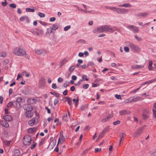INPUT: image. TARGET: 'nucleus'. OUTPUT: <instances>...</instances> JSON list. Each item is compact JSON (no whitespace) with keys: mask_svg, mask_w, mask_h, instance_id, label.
<instances>
[{"mask_svg":"<svg viewBox=\"0 0 156 156\" xmlns=\"http://www.w3.org/2000/svg\"><path fill=\"white\" fill-rule=\"evenodd\" d=\"M23 108L27 110L25 113V115L27 117L30 118L34 115L33 112L31 111L33 109V108L30 105L26 104L23 105Z\"/></svg>","mask_w":156,"mask_h":156,"instance_id":"f257e3e1","label":"nucleus"},{"mask_svg":"<svg viewBox=\"0 0 156 156\" xmlns=\"http://www.w3.org/2000/svg\"><path fill=\"white\" fill-rule=\"evenodd\" d=\"M13 52L16 55L22 56L26 53V50L23 48L17 47L14 48L13 50Z\"/></svg>","mask_w":156,"mask_h":156,"instance_id":"f03ea898","label":"nucleus"},{"mask_svg":"<svg viewBox=\"0 0 156 156\" xmlns=\"http://www.w3.org/2000/svg\"><path fill=\"white\" fill-rule=\"evenodd\" d=\"M128 45L133 51L140 52L141 50V49L138 46L133 43L129 42Z\"/></svg>","mask_w":156,"mask_h":156,"instance_id":"7ed1b4c3","label":"nucleus"},{"mask_svg":"<svg viewBox=\"0 0 156 156\" xmlns=\"http://www.w3.org/2000/svg\"><path fill=\"white\" fill-rule=\"evenodd\" d=\"M31 138L30 136L29 135L25 136L23 138V143L26 145H29L31 143Z\"/></svg>","mask_w":156,"mask_h":156,"instance_id":"20e7f679","label":"nucleus"},{"mask_svg":"<svg viewBox=\"0 0 156 156\" xmlns=\"http://www.w3.org/2000/svg\"><path fill=\"white\" fill-rule=\"evenodd\" d=\"M114 11L119 14H123L127 13L129 11L128 9L124 8H121L115 7Z\"/></svg>","mask_w":156,"mask_h":156,"instance_id":"39448f33","label":"nucleus"},{"mask_svg":"<svg viewBox=\"0 0 156 156\" xmlns=\"http://www.w3.org/2000/svg\"><path fill=\"white\" fill-rule=\"evenodd\" d=\"M102 27L103 32H112L114 31V30L113 29L107 25L102 26Z\"/></svg>","mask_w":156,"mask_h":156,"instance_id":"423d86ee","label":"nucleus"},{"mask_svg":"<svg viewBox=\"0 0 156 156\" xmlns=\"http://www.w3.org/2000/svg\"><path fill=\"white\" fill-rule=\"evenodd\" d=\"M126 27L132 31L133 33H137L139 31L138 28L136 26L133 25H127L126 26Z\"/></svg>","mask_w":156,"mask_h":156,"instance_id":"0eeeda50","label":"nucleus"},{"mask_svg":"<svg viewBox=\"0 0 156 156\" xmlns=\"http://www.w3.org/2000/svg\"><path fill=\"white\" fill-rule=\"evenodd\" d=\"M38 119L37 118H32L28 122V124L31 126H33L38 122Z\"/></svg>","mask_w":156,"mask_h":156,"instance_id":"6e6552de","label":"nucleus"},{"mask_svg":"<svg viewBox=\"0 0 156 156\" xmlns=\"http://www.w3.org/2000/svg\"><path fill=\"white\" fill-rule=\"evenodd\" d=\"M93 32L94 33L96 34L103 32V31L102 30V26H101L99 27H97L95 28L93 30Z\"/></svg>","mask_w":156,"mask_h":156,"instance_id":"1a4fd4ad","label":"nucleus"},{"mask_svg":"<svg viewBox=\"0 0 156 156\" xmlns=\"http://www.w3.org/2000/svg\"><path fill=\"white\" fill-rule=\"evenodd\" d=\"M45 84V80L44 78H42L39 81V86L40 88L44 87Z\"/></svg>","mask_w":156,"mask_h":156,"instance_id":"9d476101","label":"nucleus"},{"mask_svg":"<svg viewBox=\"0 0 156 156\" xmlns=\"http://www.w3.org/2000/svg\"><path fill=\"white\" fill-rule=\"evenodd\" d=\"M64 139L65 138L63 136V135L62 134L61 132L60 133V137H59L58 139L57 145H58L59 143H60L61 144H63L64 142Z\"/></svg>","mask_w":156,"mask_h":156,"instance_id":"9b49d317","label":"nucleus"},{"mask_svg":"<svg viewBox=\"0 0 156 156\" xmlns=\"http://www.w3.org/2000/svg\"><path fill=\"white\" fill-rule=\"evenodd\" d=\"M20 20L22 22L23 21H25L27 23H29L30 21L28 17L27 16H23L21 17L20 18Z\"/></svg>","mask_w":156,"mask_h":156,"instance_id":"f8f14e48","label":"nucleus"},{"mask_svg":"<svg viewBox=\"0 0 156 156\" xmlns=\"http://www.w3.org/2000/svg\"><path fill=\"white\" fill-rule=\"evenodd\" d=\"M3 118L5 120L8 122L10 121L12 119V116L8 115H5L4 116Z\"/></svg>","mask_w":156,"mask_h":156,"instance_id":"ddd939ff","label":"nucleus"},{"mask_svg":"<svg viewBox=\"0 0 156 156\" xmlns=\"http://www.w3.org/2000/svg\"><path fill=\"white\" fill-rule=\"evenodd\" d=\"M142 118L143 119L146 120L149 117L148 112L147 111H145L142 115Z\"/></svg>","mask_w":156,"mask_h":156,"instance_id":"4468645a","label":"nucleus"},{"mask_svg":"<svg viewBox=\"0 0 156 156\" xmlns=\"http://www.w3.org/2000/svg\"><path fill=\"white\" fill-rule=\"evenodd\" d=\"M42 33V30H41L34 29L33 31L34 34L39 36Z\"/></svg>","mask_w":156,"mask_h":156,"instance_id":"2eb2a0df","label":"nucleus"},{"mask_svg":"<svg viewBox=\"0 0 156 156\" xmlns=\"http://www.w3.org/2000/svg\"><path fill=\"white\" fill-rule=\"evenodd\" d=\"M0 124L3 126L7 128L9 127V125L8 123L4 120H1L0 121Z\"/></svg>","mask_w":156,"mask_h":156,"instance_id":"dca6fc26","label":"nucleus"},{"mask_svg":"<svg viewBox=\"0 0 156 156\" xmlns=\"http://www.w3.org/2000/svg\"><path fill=\"white\" fill-rule=\"evenodd\" d=\"M125 133L123 132H121L119 133V137L120 138V143L119 145H120L121 142L123 140V138L125 136Z\"/></svg>","mask_w":156,"mask_h":156,"instance_id":"f3484780","label":"nucleus"},{"mask_svg":"<svg viewBox=\"0 0 156 156\" xmlns=\"http://www.w3.org/2000/svg\"><path fill=\"white\" fill-rule=\"evenodd\" d=\"M142 133L138 129L136 130L133 135V137H138L140 136Z\"/></svg>","mask_w":156,"mask_h":156,"instance_id":"a211bd4d","label":"nucleus"},{"mask_svg":"<svg viewBox=\"0 0 156 156\" xmlns=\"http://www.w3.org/2000/svg\"><path fill=\"white\" fill-rule=\"evenodd\" d=\"M68 61V59L67 58H65L60 63L59 66L60 67H62L64 64H65Z\"/></svg>","mask_w":156,"mask_h":156,"instance_id":"6ab92c4d","label":"nucleus"},{"mask_svg":"<svg viewBox=\"0 0 156 156\" xmlns=\"http://www.w3.org/2000/svg\"><path fill=\"white\" fill-rule=\"evenodd\" d=\"M153 115L155 118H156V103H155L153 105V109L152 110Z\"/></svg>","mask_w":156,"mask_h":156,"instance_id":"aec40b11","label":"nucleus"},{"mask_svg":"<svg viewBox=\"0 0 156 156\" xmlns=\"http://www.w3.org/2000/svg\"><path fill=\"white\" fill-rule=\"evenodd\" d=\"M130 113L127 110H122L119 112V114L121 115H125L127 114H129Z\"/></svg>","mask_w":156,"mask_h":156,"instance_id":"412c9836","label":"nucleus"},{"mask_svg":"<svg viewBox=\"0 0 156 156\" xmlns=\"http://www.w3.org/2000/svg\"><path fill=\"white\" fill-rule=\"evenodd\" d=\"M79 97H77L76 98H74L73 100V101L75 103V106L76 107L77 106L79 102Z\"/></svg>","mask_w":156,"mask_h":156,"instance_id":"4be33fe9","label":"nucleus"},{"mask_svg":"<svg viewBox=\"0 0 156 156\" xmlns=\"http://www.w3.org/2000/svg\"><path fill=\"white\" fill-rule=\"evenodd\" d=\"M16 101L18 103H20L21 102H24L23 98L22 97H17L16 99Z\"/></svg>","mask_w":156,"mask_h":156,"instance_id":"5701e85b","label":"nucleus"},{"mask_svg":"<svg viewBox=\"0 0 156 156\" xmlns=\"http://www.w3.org/2000/svg\"><path fill=\"white\" fill-rule=\"evenodd\" d=\"M144 64L140 65H136L133 66V68L138 69H141L144 67Z\"/></svg>","mask_w":156,"mask_h":156,"instance_id":"b1692460","label":"nucleus"},{"mask_svg":"<svg viewBox=\"0 0 156 156\" xmlns=\"http://www.w3.org/2000/svg\"><path fill=\"white\" fill-rule=\"evenodd\" d=\"M20 154V151L18 149L15 150L14 151V156H19Z\"/></svg>","mask_w":156,"mask_h":156,"instance_id":"393cba45","label":"nucleus"},{"mask_svg":"<svg viewBox=\"0 0 156 156\" xmlns=\"http://www.w3.org/2000/svg\"><path fill=\"white\" fill-rule=\"evenodd\" d=\"M36 130V129L34 127H32L29 128L27 132L29 133H32L35 132Z\"/></svg>","mask_w":156,"mask_h":156,"instance_id":"a878e982","label":"nucleus"},{"mask_svg":"<svg viewBox=\"0 0 156 156\" xmlns=\"http://www.w3.org/2000/svg\"><path fill=\"white\" fill-rule=\"evenodd\" d=\"M152 62L151 61L149 62V65L148 68L149 70H154V67L152 66Z\"/></svg>","mask_w":156,"mask_h":156,"instance_id":"bb28decb","label":"nucleus"},{"mask_svg":"<svg viewBox=\"0 0 156 156\" xmlns=\"http://www.w3.org/2000/svg\"><path fill=\"white\" fill-rule=\"evenodd\" d=\"M44 51L42 49L37 50L35 51V53L38 55H40L43 54Z\"/></svg>","mask_w":156,"mask_h":156,"instance_id":"cd10ccee","label":"nucleus"},{"mask_svg":"<svg viewBox=\"0 0 156 156\" xmlns=\"http://www.w3.org/2000/svg\"><path fill=\"white\" fill-rule=\"evenodd\" d=\"M58 23H55L51 27L52 30H55L58 29Z\"/></svg>","mask_w":156,"mask_h":156,"instance_id":"c85d7f7f","label":"nucleus"},{"mask_svg":"<svg viewBox=\"0 0 156 156\" xmlns=\"http://www.w3.org/2000/svg\"><path fill=\"white\" fill-rule=\"evenodd\" d=\"M28 102L30 103L31 104H34L35 103L36 101L35 99L33 98H30L28 100Z\"/></svg>","mask_w":156,"mask_h":156,"instance_id":"c756f323","label":"nucleus"},{"mask_svg":"<svg viewBox=\"0 0 156 156\" xmlns=\"http://www.w3.org/2000/svg\"><path fill=\"white\" fill-rule=\"evenodd\" d=\"M119 7H130L131 6V5L129 3H125L122 5H118Z\"/></svg>","mask_w":156,"mask_h":156,"instance_id":"7c9ffc66","label":"nucleus"},{"mask_svg":"<svg viewBox=\"0 0 156 156\" xmlns=\"http://www.w3.org/2000/svg\"><path fill=\"white\" fill-rule=\"evenodd\" d=\"M133 101L135 102L142 100L141 98L139 97L134 96L133 97Z\"/></svg>","mask_w":156,"mask_h":156,"instance_id":"2f4dec72","label":"nucleus"},{"mask_svg":"<svg viewBox=\"0 0 156 156\" xmlns=\"http://www.w3.org/2000/svg\"><path fill=\"white\" fill-rule=\"evenodd\" d=\"M148 15V13L147 12H142L139 15V16L145 17L147 16Z\"/></svg>","mask_w":156,"mask_h":156,"instance_id":"473e14b6","label":"nucleus"},{"mask_svg":"<svg viewBox=\"0 0 156 156\" xmlns=\"http://www.w3.org/2000/svg\"><path fill=\"white\" fill-rule=\"evenodd\" d=\"M52 29L51 27H49L47 29L46 34H50L52 32Z\"/></svg>","mask_w":156,"mask_h":156,"instance_id":"72a5a7b5","label":"nucleus"},{"mask_svg":"<svg viewBox=\"0 0 156 156\" xmlns=\"http://www.w3.org/2000/svg\"><path fill=\"white\" fill-rule=\"evenodd\" d=\"M110 116L108 115L106 117L102 119V121L103 122H105L108 120L110 118Z\"/></svg>","mask_w":156,"mask_h":156,"instance_id":"f704fd0d","label":"nucleus"},{"mask_svg":"<svg viewBox=\"0 0 156 156\" xmlns=\"http://www.w3.org/2000/svg\"><path fill=\"white\" fill-rule=\"evenodd\" d=\"M62 119L64 121H66L67 119V115L66 113H65L62 117Z\"/></svg>","mask_w":156,"mask_h":156,"instance_id":"c9c22d12","label":"nucleus"},{"mask_svg":"<svg viewBox=\"0 0 156 156\" xmlns=\"http://www.w3.org/2000/svg\"><path fill=\"white\" fill-rule=\"evenodd\" d=\"M6 55V52H0V57H5Z\"/></svg>","mask_w":156,"mask_h":156,"instance_id":"e433bc0d","label":"nucleus"},{"mask_svg":"<svg viewBox=\"0 0 156 156\" xmlns=\"http://www.w3.org/2000/svg\"><path fill=\"white\" fill-rule=\"evenodd\" d=\"M50 93L52 95L55 96L57 98H58L59 96V93H56L53 92H50Z\"/></svg>","mask_w":156,"mask_h":156,"instance_id":"4c0bfd02","label":"nucleus"},{"mask_svg":"<svg viewBox=\"0 0 156 156\" xmlns=\"http://www.w3.org/2000/svg\"><path fill=\"white\" fill-rule=\"evenodd\" d=\"M155 81H156V78L154 79H153L150 80H149L148 81H147V84H149Z\"/></svg>","mask_w":156,"mask_h":156,"instance_id":"58836bf2","label":"nucleus"},{"mask_svg":"<svg viewBox=\"0 0 156 156\" xmlns=\"http://www.w3.org/2000/svg\"><path fill=\"white\" fill-rule=\"evenodd\" d=\"M66 98L67 100L68 104L70 105L72 104V101L70 98L69 97H66Z\"/></svg>","mask_w":156,"mask_h":156,"instance_id":"ea45409f","label":"nucleus"},{"mask_svg":"<svg viewBox=\"0 0 156 156\" xmlns=\"http://www.w3.org/2000/svg\"><path fill=\"white\" fill-rule=\"evenodd\" d=\"M3 143L6 145L9 146L10 144V141L7 140H4L3 141Z\"/></svg>","mask_w":156,"mask_h":156,"instance_id":"a19ab883","label":"nucleus"},{"mask_svg":"<svg viewBox=\"0 0 156 156\" xmlns=\"http://www.w3.org/2000/svg\"><path fill=\"white\" fill-rule=\"evenodd\" d=\"M26 10L27 12H34L35 11V10L34 9H31L29 8H27Z\"/></svg>","mask_w":156,"mask_h":156,"instance_id":"79ce46f5","label":"nucleus"},{"mask_svg":"<svg viewBox=\"0 0 156 156\" xmlns=\"http://www.w3.org/2000/svg\"><path fill=\"white\" fill-rule=\"evenodd\" d=\"M39 16L41 17H44L45 16V15L43 13L39 12L38 13Z\"/></svg>","mask_w":156,"mask_h":156,"instance_id":"37998d69","label":"nucleus"},{"mask_svg":"<svg viewBox=\"0 0 156 156\" xmlns=\"http://www.w3.org/2000/svg\"><path fill=\"white\" fill-rule=\"evenodd\" d=\"M75 67L74 66H71L69 69V71L70 72H72L75 69Z\"/></svg>","mask_w":156,"mask_h":156,"instance_id":"c03bdc74","label":"nucleus"},{"mask_svg":"<svg viewBox=\"0 0 156 156\" xmlns=\"http://www.w3.org/2000/svg\"><path fill=\"white\" fill-rule=\"evenodd\" d=\"M71 27V26L70 25L67 26L66 27H65L64 28V30L65 31H67Z\"/></svg>","mask_w":156,"mask_h":156,"instance_id":"a18cd8bd","label":"nucleus"},{"mask_svg":"<svg viewBox=\"0 0 156 156\" xmlns=\"http://www.w3.org/2000/svg\"><path fill=\"white\" fill-rule=\"evenodd\" d=\"M146 126V125H144V126H141L138 129L142 133V131L144 129L145 127Z\"/></svg>","mask_w":156,"mask_h":156,"instance_id":"49530a36","label":"nucleus"},{"mask_svg":"<svg viewBox=\"0 0 156 156\" xmlns=\"http://www.w3.org/2000/svg\"><path fill=\"white\" fill-rule=\"evenodd\" d=\"M13 103L12 102H10L7 105V106L8 108L11 107L13 105Z\"/></svg>","mask_w":156,"mask_h":156,"instance_id":"de8ad7c7","label":"nucleus"},{"mask_svg":"<svg viewBox=\"0 0 156 156\" xmlns=\"http://www.w3.org/2000/svg\"><path fill=\"white\" fill-rule=\"evenodd\" d=\"M115 8V7H109V6H105V8L106 9H110L111 10L113 11H114Z\"/></svg>","mask_w":156,"mask_h":156,"instance_id":"09e8293b","label":"nucleus"},{"mask_svg":"<svg viewBox=\"0 0 156 156\" xmlns=\"http://www.w3.org/2000/svg\"><path fill=\"white\" fill-rule=\"evenodd\" d=\"M59 100L58 98H55L54 101V105H56L58 102Z\"/></svg>","mask_w":156,"mask_h":156,"instance_id":"8fccbe9b","label":"nucleus"},{"mask_svg":"<svg viewBox=\"0 0 156 156\" xmlns=\"http://www.w3.org/2000/svg\"><path fill=\"white\" fill-rule=\"evenodd\" d=\"M82 78L83 79H85L86 81H88L89 80L87 78V76L86 75H83Z\"/></svg>","mask_w":156,"mask_h":156,"instance_id":"3c124183","label":"nucleus"},{"mask_svg":"<svg viewBox=\"0 0 156 156\" xmlns=\"http://www.w3.org/2000/svg\"><path fill=\"white\" fill-rule=\"evenodd\" d=\"M115 97L117 99H122L121 96L120 95L115 94Z\"/></svg>","mask_w":156,"mask_h":156,"instance_id":"603ef678","label":"nucleus"},{"mask_svg":"<svg viewBox=\"0 0 156 156\" xmlns=\"http://www.w3.org/2000/svg\"><path fill=\"white\" fill-rule=\"evenodd\" d=\"M124 50L126 52H128L129 51V48L127 46H125L124 47Z\"/></svg>","mask_w":156,"mask_h":156,"instance_id":"864d4df0","label":"nucleus"},{"mask_svg":"<svg viewBox=\"0 0 156 156\" xmlns=\"http://www.w3.org/2000/svg\"><path fill=\"white\" fill-rule=\"evenodd\" d=\"M69 85V83L67 81H66L63 85V86L65 87H66Z\"/></svg>","mask_w":156,"mask_h":156,"instance_id":"5fc2aeb1","label":"nucleus"},{"mask_svg":"<svg viewBox=\"0 0 156 156\" xmlns=\"http://www.w3.org/2000/svg\"><path fill=\"white\" fill-rule=\"evenodd\" d=\"M9 6L10 7L13 8H15L16 7V5L14 3L11 4H10Z\"/></svg>","mask_w":156,"mask_h":156,"instance_id":"6e6d98bb","label":"nucleus"},{"mask_svg":"<svg viewBox=\"0 0 156 156\" xmlns=\"http://www.w3.org/2000/svg\"><path fill=\"white\" fill-rule=\"evenodd\" d=\"M51 87L53 89H56L57 88L56 84L55 83H53L52 84Z\"/></svg>","mask_w":156,"mask_h":156,"instance_id":"4d7b16f0","label":"nucleus"},{"mask_svg":"<svg viewBox=\"0 0 156 156\" xmlns=\"http://www.w3.org/2000/svg\"><path fill=\"white\" fill-rule=\"evenodd\" d=\"M89 86L88 84H84L83 85V87L85 89H87Z\"/></svg>","mask_w":156,"mask_h":156,"instance_id":"13d9d810","label":"nucleus"},{"mask_svg":"<svg viewBox=\"0 0 156 156\" xmlns=\"http://www.w3.org/2000/svg\"><path fill=\"white\" fill-rule=\"evenodd\" d=\"M120 122L119 120H117L113 122V124L114 125H116L117 124H119Z\"/></svg>","mask_w":156,"mask_h":156,"instance_id":"bf43d9fd","label":"nucleus"},{"mask_svg":"<svg viewBox=\"0 0 156 156\" xmlns=\"http://www.w3.org/2000/svg\"><path fill=\"white\" fill-rule=\"evenodd\" d=\"M45 109L46 110H47V112L49 113V114H50L51 112V110L50 109H49L48 108V107H45Z\"/></svg>","mask_w":156,"mask_h":156,"instance_id":"052dcab7","label":"nucleus"},{"mask_svg":"<svg viewBox=\"0 0 156 156\" xmlns=\"http://www.w3.org/2000/svg\"><path fill=\"white\" fill-rule=\"evenodd\" d=\"M135 37L137 40L138 41H140L142 40L141 38L138 37L136 35L135 36Z\"/></svg>","mask_w":156,"mask_h":156,"instance_id":"680f3d73","label":"nucleus"},{"mask_svg":"<svg viewBox=\"0 0 156 156\" xmlns=\"http://www.w3.org/2000/svg\"><path fill=\"white\" fill-rule=\"evenodd\" d=\"M101 150V148L99 149L97 148H95V151L96 153L98 152L99 151H100Z\"/></svg>","mask_w":156,"mask_h":156,"instance_id":"e2e57ef3","label":"nucleus"},{"mask_svg":"<svg viewBox=\"0 0 156 156\" xmlns=\"http://www.w3.org/2000/svg\"><path fill=\"white\" fill-rule=\"evenodd\" d=\"M55 17H52L50 19V21L51 22H53L55 20Z\"/></svg>","mask_w":156,"mask_h":156,"instance_id":"0e129e2a","label":"nucleus"},{"mask_svg":"<svg viewBox=\"0 0 156 156\" xmlns=\"http://www.w3.org/2000/svg\"><path fill=\"white\" fill-rule=\"evenodd\" d=\"M72 79L73 80H75L77 79V77L75 75H73L72 76Z\"/></svg>","mask_w":156,"mask_h":156,"instance_id":"69168bd1","label":"nucleus"},{"mask_svg":"<svg viewBox=\"0 0 156 156\" xmlns=\"http://www.w3.org/2000/svg\"><path fill=\"white\" fill-rule=\"evenodd\" d=\"M63 80V79L61 77H59L58 78V82H62Z\"/></svg>","mask_w":156,"mask_h":156,"instance_id":"338daca9","label":"nucleus"},{"mask_svg":"<svg viewBox=\"0 0 156 156\" xmlns=\"http://www.w3.org/2000/svg\"><path fill=\"white\" fill-rule=\"evenodd\" d=\"M79 42L81 43L85 44L86 42L84 40L81 39L79 40Z\"/></svg>","mask_w":156,"mask_h":156,"instance_id":"774afa93","label":"nucleus"}]
</instances>
